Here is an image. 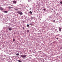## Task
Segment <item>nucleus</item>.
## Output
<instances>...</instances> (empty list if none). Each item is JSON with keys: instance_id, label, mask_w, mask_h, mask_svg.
Returning <instances> with one entry per match:
<instances>
[{"instance_id": "obj_23", "label": "nucleus", "mask_w": 62, "mask_h": 62, "mask_svg": "<svg viewBox=\"0 0 62 62\" xmlns=\"http://www.w3.org/2000/svg\"><path fill=\"white\" fill-rule=\"evenodd\" d=\"M29 30H28L27 31V32H29Z\"/></svg>"}, {"instance_id": "obj_1", "label": "nucleus", "mask_w": 62, "mask_h": 62, "mask_svg": "<svg viewBox=\"0 0 62 62\" xmlns=\"http://www.w3.org/2000/svg\"><path fill=\"white\" fill-rule=\"evenodd\" d=\"M17 13L18 14H20V15H23V13L20 11H18L17 12Z\"/></svg>"}, {"instance_id": "obj_7", "label": "nucleus", "mask_w": 62, "mask_h": 62, "mask_svg": "<svg viewBox=\"0 0 62 62\" xmlns=\"http://www.w3.org/2000/svg\"><path fill=\"white\" fill-rule=\"evenodd\" d=\"M8 30L9 31H11L12 30V29L11 28H10L8 29Z\"/></svg>"}, {"instance_id": "obj_4", "label": "nucleus", "mask_w": 62, "mask_h": 62, "mask_svg": "<svg viewBox=\"0 0 62 62\" xmlns=\"http://www.w3.org/2000/svg\"><path fill=\"white\" fill-rule=\"evenodd\" d=\"M0 10H1V11H2V10H3V8H2L1 7H0Z\"/></svg>"}, {"instance_id": "obj_10", "label": "nucleus", "mask_w": 62, "mask_h": 62, "mask_svg": "<svg viewBox=\"0 0 62 62\" xmlns=\"http://www.w3.org/2000/svg\"><path fill=\"white\" fill-rule=\"evenodd\" d=\"M16 55H19V53H17L16 54Z\"/></svg>"}, {"instance_id": "obj_13", "label": "nucleus", "mask_w": 62, "mask_h": 62, "mask_svg": "<svg viewBox=\"0 0 62 62\" xmlns=\"http://www.w3.org/2000/svg\"><path fill=\"white\" fill-rule=\"evenodd\" d=\"M15 41V39H13V41Z\"/></svg>"}, {"instance_id": "obj_9", "label": "nucleus", "mask_w": 62, "mask_h": 62, "mask_svg": "<svg viewBox=\"0 0 62 62\" xmlns=\"http://www.w3.org/2000/svg\"><path fill=\"white\" fill-rule=\"evenodd\" d=\"M34 17H31V19H34Z\"/></svg>"}, {"instance_id": "obj_2", "label": "nucleus", "mask_w": 62, "mask_h": 62, "mask_svg": "<svg viewBox=\"0 0 62 62\" xmlns=\"http://www.w3.org/2000/svg\"><path fill=\"white\" fill-rule=\"evenodd\" d=\"M21 57H23V58H25L26 57V55H20Z\"/></svg>"}, {"instance_id": "obj_24", "label": "nucleus", "mask_w": 62, "mask_h": 62, "mask_svg": "<svg viewBox=\"0 0 62 62\" xmlns=\"http://www.w3.org/2000/svg\"><path fill=\"white\" fill-rule=\"evenodd\" d=\"M58 38H56V39H58Z\"/></svg>"}, {"instance_id": "obj_17", "label": "nucleus", "mask_w": 62, "mask_h": 62, "mask_svg": "<svg viewBox=\"0 0 62 62\" xmlns=\"http://www.w3.org/2000/svg\"><path fill=\"white\" fill-rule=\"evenodd\" d=\"M15 10H18V9H17V8H16L15 9Z\"/></svg>"}, {"instance_id": "obj_25", "label": "nucleus", "mask_w": 62, "mask_h": 62, "mask_svg": "<svg viewBox=\"0 0 62 62\" xmlns=\"http://www.w3.org/2000/svg\"><path fill=\"white\" fill-rule=\"evenodd\" d=\"M30 9H31V8H30Z\"/></svg>"}, {"instance_id": "obj_14", "label": "nucleus", "mask_w": 62, "mask_h": 62, "mask_svg": "<svg viewBox=\"0 0 62 62\" xmlns=\"http://www.w3.org/2000/svg\"><path fill=\"white\" fill-rule=\"evenodd\" d=\"M30 25H32V24L31 23H30L29 24Z\"/></svg>"}, {"instance_id": "obj_21", "label": "nucleus", "mask_w": 62, "mask_h": 62, "mask_svg": "<svg viewBox=\"0 0 62 62\" xmlns=\"http://www.w3.org/2000/svg\"><path fill=\"white\" fill-rule=\"evenodd\" d=\"M23 29H24V27H23Z\"/></svg>"}, {"instance_id": "obj_15", "label": "nucleus", "mask_w": 62, "mask_h": 62, "mask_svg": "<svg viewBox=\"0 0 62 62\" xmlns=\"http://www.w3.org/2000/svg\"><path fill=\"white\" fill-rule=\"evenodd\" d=\"M18 61L19 62H21V61H20V60H18Z\"/></svg>"}, {"instance_id": "obj_20", "label": "nucleus", "mask_w": 62, "mask_h": 62, "mask_svg": "<svg viewBox=\"0 0 62 62\" xmlns=\"http://www.w3.org/2000/svg\"><path fill=\"white\" fill-rule=\"evenodd\" d=\"M53 22H54V23H55V20H54L53 21Z\"/></svg>"}, {"instance_id": "obj_19", "label": "nucleus", "mask_w": 62, "mask_h": 62, "mask_svg": "<svg viewBox=\"0 0 62 62\" xmlns=\"http://www.w3.org/2000/svg\"><path fill=\"white\" fill-rule=\"evenodd\" d=\"M23 23H24V21H23Z\"/></svg>"}, {"instance_id": "obj_18", "label": "nucleus", "mask_w": 62, "mask_h": 62, "mask_svg": "<svg viewBox=\"0 0 62 62\" xmlns=\"http://www.w3.org/2000/svg\"><path fill=\"white\" fill-rule=\"evenodd\" d=\"M62 48V46H61L60 47V49H61Z\"/></svg>"}, {"instance_id": "obj_16", "label": "nucleus", "mask_w": 62, "mask_h": 62, "mask_svg": "<svg viewBox=\"0 0 62 62\" xmlns=\"http://www.w3.org/2000/svg\"><path fill=\"white\" fill-rule=\"evenodd\" d=\"M60 4H61L62 5V2H60Z\"/></svg>"}, {"instance_id": "obj_22", "label": "nucleus", "mask_w": 62, "mask_h": 62, "mask_svg": "<svg viewBox=\"0 0 62 62\" xmlns=\"http://www.w3.org/2000/svg\"><path fill=\"white\" fill-rule=\"evenodd\" d=\"M43 10H44V11H45V9H43Z\"/></svg>"}, {"instance_id": "obj_12", "label": "nucleus", "mask_w": 62, "mask_h": 62, "mask_svg": "<svg viewBox=\"0 0 62 62\" xmlns=\"http://www.w3.org/2000/svg\"><path fill=\"white\" fill-rule=\"evenodd\" d=\"M27 27H29V25L28 24H27Z\"/></svg>"}, {"instance_id": "obj_11", "label": "nucleus", "mask_w": 62, "mask_h": 62, "mask_svg": "<svg viewBox=\"0 0 62 62\" xmlns=\"http://www.w3.org/2000/svg\"><path fill=\"white\" fill-rule=\"evenodd\" d=\"M3 12L4 13H7L8 12L7 11H3Z\"/></svg>"}, {"instance_id": "obj_3", "label": "nucleus", "mask_w": 62, "mask_h": 62, "mask_svg": "<svg viewBox=\"0 0 62 62\" xmlns=\"http://www.w3.org/2000/svg\"><path fill=\"white\" fill-rule=\"evenodd\" d=\"M13 2L14 4H16V1L15 0H14L13 1Z\"/></svg>"}, {"instance_id": "obj_6", "label": "nucleus", "mask_w": 62, "mask_h": 62, "mask_svg": "<svg viewBox=\"0 0 62 62\" xmlns=\"http://www.w3.org/2000/svg\"><path fill=\"white\" fill-rule=\"evenodd\" d=\"M59 30L60 31V32H61V28H60L59 29Z\"/></svg>"}, {"instance_id": "obj_5", "label": "nucleus", "mask_w": 62, "mask_h": 62, "mask_svg": "<svg viewBox=\"0 0 62 62\" xmlns=\"http://www.w3.org/2000/svg\"><path fill=\"white\" fill-rule=\"evenodd\" d=\"M8 8L9 9H11V8H13V7L9 6L8 7Z\"/></svg>"}, {"instance_id": "obj_8", "label": "nucleus", "mask_w": 62, "mask_h": 62, "mask_svg": "<svg viewBox=\"0 0 62 62\" xmlns=\"http://www.w3.org/2000/svg\"><path fill=\"white\" fill-rule=\"evenodd\" d=\"M29 13L30 14H32V12L31 11H30L29 12Z\"/></svg>"}]
</instances>
